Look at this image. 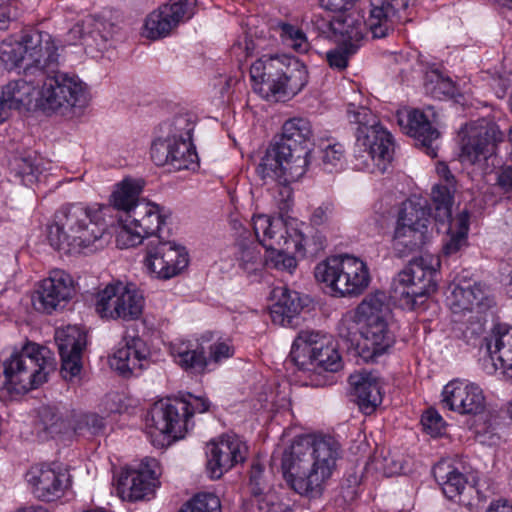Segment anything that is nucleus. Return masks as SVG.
I'll list each match as a JSON object with an SVG mask.
<instances>
[{
  "mask_svg": "<svg viewBox=\"0 0 512 512\" xmlns=\"http://www.w3.org/2000/svg\"><path fill=\"white\" fill-rule=\"evenodd\" d=\"M356 52L348 51V47L338 45L335 49L327 52V61L330 67L342 70L347 67L348 59Z\"/></svg>",
  "mask_w": 512,
  "mask_h": 512,
  "instance_id": "56",
  "label": "nucleus"
},
{
  "mask_svg": "<svg viewBox=\"0 0 512 512\" xmlns=\"http://www.w3.org/2000/svg\"><path fill=\"white\" fill-rule=\"evenodd\" d=\"M410 0H371L368 27L375 38L388 36L399 25L410 21Z\"/></svg>",
  "mask_w": 512,
  "mask_h": 512,
  "instance_id": "30",
  "label": "nucleus"
},
{
  "mask_svg": "<svg viewBox=\"0 0 512 512\" xmlns=\"http://www.w3.org/2000/svg\"><path fill=\"white\" fill-rule=\"evenodd\" d=\"M62 366L61 373L66 380H72L80 374L82 369V353L60 354Z\"/></svg>",
  "mask_w": 512,
  "mask_h": 512,
  "instance_id": "54",
  "label": "nucleus"
},
{
  "mask_svg": "<svg viewBox=\"0 0 512 512\" xmlns=\"http://www.w3.org/2000/svg\"><path fill=\"white\" fill-rule=\"evenodd\" d=\"M279 33L282 43L286 47L301 54L309 50L310 44L301 29L287 23H282L279 25Z\"/></svg>",
  "mask_w": 512,
  "mask_h": 512,
  "instance_id": "50",
  "label": "nucleus"
},
{
  "mask_svg": "<svg viewBox=\"0 0 512 512\" xmlns=\"http://www.w3.org/2000/svg\"><path fill=\"white\" fill-rule=\"evenodd\" d=\"M53 37L39 30H25L0 44V61L7 69L22 68L54 72L60 62Z\"/></svg>",
  "mask_w": 512,
  "mask_h": 512,
  "instance_id": "7",
  "label": "nucleus"
},
{
  "mask_svg": "<svg viewBox=\"0 0 512 512\" xmlns=\"http://www.w3.org/2000/svg\"><path fill=\"white\" fill-rule=\"evenodd\" d=\"M481 349L487 355L483 369L488 374L500 370L505 378L512 380V327L495 326L484 338Z\"/></svg>",
  "mask_w": 512,
  "mask_h": 512,
  "instance_id": "24",
  "label": "nucleus"
},
{
  "mask_svg": "<svg viewBox=\"0 0 512 512\" xmlns=\"http://www.w3.org/2000/svg\"><path fill=\"white\" fill-rule=\"evenodd\" d=\"M396 222L428 233L430 209L427 200L413 196L404 201L399 208Z\"/></svg>",
  "mask_w": 512,
  "mask_h": 512,
  "instance_id": "38",
  "label": "nucleus"
},
{
  "mask_svg": "<svg viewBox=\"0 0 512 512\" xmlns=\"http://www.w3.org/2000/svg\"><path fill=\"white\" fill-rule=\"evenodd\" d=\"M441 266L440 258L424 253L412 259L393 280L395 297L414 308L418 298L426 297L437 290V275Z\"/></svg>",
  "mask_w": 512,
  "mask_h": 512,
  "instance_id": "13",
  "label": "nucleus"
},
{
  "mask_svg": "<svg viewBox=\"0 0 512 512\" xmlns=\"http://www.w3.org/2000/svg\"><path fill=\"white\" fill-rule=\"evenodd\" d=\"M149 351L139 337H125L109 359L112 369L127 376L140 372L148 364Z\"/></svg>",
  "mask_w": 512,
  "mask_h": 512,
  "instance_id": "33",
  "label": "nucleus"
},
{
  "mask_svg": "<svg viewBox=\"0 0 512 512\" xmlns=\"http://www.w3.org/2000/svg\"><path fill=\"white\" fill-rule=\"evenodd\" d=\"M259 510L261 512H290L287 504L282 502H275L268 497L259 502Z\"/></svg>",
  "mask_w": 512,
  "mask_h": 512,
  "instance_id": "60",
  "label": "nucleus"
},
{
  "mask_svg": "<svg viewBox=\"0 0 512 512\" xmlns=\"http://www.w3.org/2000/svg\"><path fill=\"white\" fill-rule=\"evenodd\" d=\"M143 187L144 181L142 179H123L115 185L110 196V204L115 209L123 211L124 215L133 214L139 204L151 203L145 199H139Z\"/></svg>",
  "mask_w": 512,
  "mask_h": 512,
  "instance_id": "35",
  "label": "nucleus"
},
{
  "mask_svg": "<svg viewBox=\"0 0 512 512\" xmlns=\"http://www.w3.org/2000/svg\"><path fill=\"white\" fill-rule=\"evenodd\" d=\"M281 157L284 187L280 188L279 208L286 210L292 202V189L289 184L299 180L310 164L311 149L305 146L292 147L287 143H278Z\"/></svg>",
  "mask_w": 512,
  "mask_h": 512,
  "instance_id": "29",
  "label": "nucleus"
},
{
  "mask_svg": "<svg viewBox=\"0 0 512 512\" xmlns=\"http://www.w3.org/2000/svg\"><path fill=\"white\" fill-rule=\"evenodd\" d=\"M424 430L432 437L440 436L445 429V421L442 416L433 409L427 410L421 418Z\"/></svg>",
  "mask_w": 512,
  "mask_h": 512,
  "instance_id": "53",
  "label": "nucleus"
},
{
  "mask_svg": "<svg viewBox=\"0 0 512 512\" xmlns=\"http://www.w3.org/2000/svg\"><path fill=\"white\" fill-rule=\"evenodd\" d=\"M436 221L444 223L448 221L449 227L447 230V238L443 246V251L446 255L457 253L462 247L467 244V235L469 231V213L466 210L461 211L455 217H450L445 220Z\"/></svg>",
  "mask_w": 512,
  "mask_h": 512,
  "instance_id": "40",
  "label": "nucleus"
},
{
  "mask_svg": "<svg viewBox=\"0 0 512 512\" xmlns=\"http://www.w3.org/2000/svg\"><path fill=\"white\" fill-rule=\"evenodd\" d=\"M397 122L402 131L417 139L425 148L430 157L437 156V146L434 142L439 137V132L434 129L425 114L418 109L403 108L397 112Z\"/></svg>",
  "mask_w": 512,
  "mask_h": 512,
  "instance_id": "32",
  "label": "nucleus"
},
{
  "mask_svg": "<svg viewBox=\"0 0 512 512\" xmlns=\"http://www.w3.org/2000/svg\"><path fill=\"white\" fill-rule=\"evenodd\" d=\"M460 134V162L487 173L488 161L495 153L496 143L502 140L499 128L488 120L480 119L466 124Z\"/></svg>",
  "mask_w": 512,
  "mask_h": 512,
  "instance_id": "16",
  "label": "nucleus"
},
{
  "mask_svg": "<svg viewBox=\"0 0 512 512\" xmlns=\"http://www.w3.org/2000/svg\"><path fill=\"white\" fill-rule=\"evenodd\" d=\"M433 474L448 499H455L465 489L466 479L464 475L448 463L442 462L435 465Z\"/></svg>",
  "mask_w": 512,
  "mask_h": 512,
  "instance_id": "43",
  "label": "nucleus"
},
{
  "mask_svg": "<svg viewBox=\"0 0 512 512\" xmlns=\"http://www.w3.org/2000/svg\"><path fill=\"white\" fill-rule=\"evenodd\" d=\"M424 87L426 93L436 99H456L460 95L455 83L438 70L426 73Z\"/></svg>",
  "mask_w": 512,
  "mask_h": 512,
  "instance_id": "46",
  "label": "nucleus"
},
{
  "mask_svg": "<svg viewBox=\"0 0 512 512\" xmlns=\"http://www.w3.org/2000/svg\"><path fill=\"white\" fill-rule=\"evenodd\" d=\"M313 136V128L309 119L293 117L284 122L280 143H287L292 147H308V144L313 140Z\"/></svg>",
  "mask_w": 512,
  "mask_h": 512,
  "instance_id": "42",
  "label": "nucleus"
},
{
  "mask_svg": "<svg viewBox=\"0 0 512 512\" xmlns=\"http://www.w3.org/2000/svg\"><path fill=\"white\" fill-rule=\"evenodd\" d=\"M41 419L43 421L46 430L52 431L58 422L62 421L61 417L51 411L49 408L43 409L41 413Z\"/></svg>",
  "mask_w": 512,
  "mask_h": 512,
  "instance_id": "62",
  "label": "nucleus"
},
{
  "mask_svg": "<svg viewBox=\"0 0 512 512\" xmlns=\"http://www.w3.org/2000/svg\"><path fill=\"white\" fill-rule=\"evenodd\" d=\"M26 480L33 494L42 501L60 498L68 487L69 475L60 464H37L26 473Z\"/></svg>",
  "mask_w": 512,
  "mask_h": 512,
  "instance_id": "26",
  "label": "nucleus"
},
{
  "mask_svg": "<svg viewBox=\"0 0 512 512\" xmlns=\"http://www.w3.org/2000/svg\"><path fill=\"white\" fill-rule=\"evenodd\" d=\"M383 473L390 477L403 472L402 462L390 453L383 458Z\"/></svg>",
  "mask_w": 512,
  "mask_h": 512,
  "instance_id": "58",
  "label": "nucleus"
},
{
  "mask_svg": "<svg viewBox=\"0 0 512 512\" xmlns=\"http://www.w3.org/2000/svg\"><path fill=\"white\" fill-rule=\"evenodd\" d=\"M170 354L182 369L203 374L213 371L223 361L234 355V347L229 339L178 340L171 344Z\"/></svg>",
  "mask_w": 512,
  "mask_h": 512,
  "instance_id": "14",
  "label": "nucleus"
},
{
  "mask_svg": "<svg viewBox=\"0 0 512 512\" xmlns=\"http://www.w3.org/2000/svg\"><path fill=\"white\" fill-rule=\"evenodd\" d=\"M446 303L454 315L465 316L467 313L475 314L470 319H476L471 328H467L465 334L470 330L471 336L479 335L484 330V324L478 316L485 308L490 306L491 300L487 291L479 283H456L449 286V293L446 296Z\"/></svg>",
  "mask_w": 512,
  "mask_h": 512,
  "instance_id": "21",
  "label": "nucleus"
},
{
  "mask_svg": "<svg viewBox=\"0 0 512 512\" xmlns=\"http://www.w3.org/2000/svg\"><path fill=\"white\" fill-rule=\"evenodd\" d=\"M257 175L265 183H276L284 187L281 157L278 144L268 148L256 168Z\"/></svg>",
  "mask_w": 512,
  "mask_h": 512,
  "instance_id": "44",
  "label": "nucleus"
},
{
  "mask_svg": "<svg viewBox=\"0 0 512 512\" xmlns=\"http://www.w3.org/2000/svg\"><path fill=\"white\" fill-rule=\"evenodd\" d=\"M296 255L301 256L292 249L274 248L266 251L264 264L269 268L292 274L297 267Z\"/></svg>",
  "mask_w": 512,
  "mask_h": 512,
  "instance_id": "49",
  "label": "nucleus"
},
{
  "mask_svg": "<svg viewBox=\"0 0 512 512\" xmlns=\"http://www.w3.org/2000/svg\"><path fill=\"white\" fill-rule=\"evenodd\" d=\"M334 215V205L331 202H323L316 207L310 215L312 226H323L329 223Z\"/></svg>",
  "mask_w": 512,
  "mask_h": 512,
  "instance_id": "55",
  "label": "nucleus"
},
{
  "mask_svg": "<svg viewBox=\"0 0 512 512\" xmlns=\"http://www.w3.org/2000/svg\"><path fill=\"white\" fill-rule=\"evenodd\" d=\"M145 299L132 283L114 282L99 291L95 310L102 319L137 320L143 313Z\"/></svg>",
  "mask_w": 512,
  "mask_h": 512,
  "instance_id": "17",
  "label": "nucleus"
},
{
  "mask_svg": "<svg viewBox=\"0 0 512 512\" xmlns=\"http://www.w3.org/2000/svg\"><path fill=\"white\" fill-rule=\"evenodd\" d=\"M496 181L501 190L512 194V164L504 165L499 169Z\"/></svg>",
  "mask_w": 512,
  "mask_h": 512,
  "instance_id": "57",
  "label": "nucleus"
},
{
  "mask_svg": "<svg viewBox=\"0 0 512 512\" xmlns=\"http://www.w3.org/2000/svg\"><path fill=\"white\" fill-rule=\"evenodd\" d=\"M314 275L318 282L340 297H358L371 282L367 263L351 254L326 258L316 265Z\"/></svg>",
  "mask_w": 512,
  "mask_h": 512,
  "instance_id": "10",
  "label": "nucleus"
},
{
  "mask_svg": "<svg viewBox=\"0 0 512 512\" xmlns=\"http://www.w3.org/2000/svg\"><path fill=\"white\" fill-rule=\"evenodd\" d=\"M85 424L91 433H99L105 426L104 418L97 414H89L85 416Z\"/></svg>",
  "mask_w": 512,
  "mask_h": 512,
  "instance_id": "61",
  "label": "nucleus"
},
{
  "mask_svg": "<svg viewBox=\"0 0 512 512\" xmlns=\"http://www.w3.org/2000/svg\"><path fill=\"white\" fill-rule=\"evenodd\" d=\"M3 368V389L10 395H19L47 382L55 370V359L48 348L28 343L20 351L13 352L4 361Z\"/></svg>",
  "mask_w": 512,
  "mask_h": 512,
  "instance_id": "9",
  "label": "nucleus"
},
{
  "mask_svg": "<svg viewBox=\"0 0 512 512\" xmlns=\"http://www.w3.org/2000/svg\"><path fill=\"white\" fill-rule=\"evenodd\" d=\"M252 88L261 98L286 102L298 95L308 83L306 65L299 59L282 54L262 56L250 67Z\"/></svg>",
  "mask_w": 512,
  "mask_h": 512,
  "instance_id": "4",
  "label": "nucleus"
},
{
  "mask_svg": "<svg viewBox=\"0 0 512 512\" xmlns=\"http://www.w3.org/2000/svg\"><path fill=\"white\" fill-rule=\"evenodd\" d=\"M194 122L186 115L176 117L163 135L154 140L151 158L158 166L169 165L175 170L198 167V155L192 143Z\"/></svg>",
  "mask_w": 512,
  "mask_h": 512,
  "instance_id": "11",
  "label": "nucleus"
},
{
  "mask_svg": "<svg viewBox=\"0 0 512 512\" xmlns=\"http://www.w3.org/2000/svg\"><path fill=\"white\" fill-rule=\"evenodd\" d=\"M36 90L37 86L23 79L9 82L2 89L0 105L5 107L6 111L35 105Z\"/></svg>",
  "mask_w": 512,
  "mask_h": 512,
  "instance_id": "39",
  "label": "nucleus"
},
{
  "mask_svg": "<svg viewBox=\"0 0 512 512\" xmlns=\"http://www.w3.org/2000/svg\"><path fill=\"white\" fill-rule=\"evenodd\" d=\"M99 203L62 207L48 228V241L56 250L77 253L100 240L106 231L105 211Z\"/></svg>",
  "mask_w": 512,
  "mask_h": 512,
  "instance_id": "3",
  "label": "nucleus"
},
{
  "mask_svg": "<svg viewBox=\"0 0 512 512\" xmlns=\"http://www.w3.org/2000/svg\"><path fill=\"white\" fill-rule=\"evenodd\" d=\"M87 103L84 82L76 75L57 72L37 85L35 106L47 113L65 115Z\"/></svg>",
  "mask_w": 512,
  "mask_h": 512,
  "instance_id": "12",
  "label": "nucleus"
},
{
  "mask_svg": "<svg viewBox=\"0 0 512 512\" xmlns=\"http://www.w3.org/2000/svg\"><path fill=\"white\" fill-rule=\"evenodd\" d=\"M366 26L362 11L357 7H351L332 17L331 37L337 45H344L348 47V51L356 52L364 41Z\"/></svg>",
  "mask_w": 512,
  "mask_h": 512,
  "instance_id": "31",
  "label": "nucleus"
},
{
  "mask_svg": "<svg viewBox=\"0 0 512 512\" xmlns=\"http://www.w3.org/2000/svg\"><path fill=\"white\" fill-rule=\"evenodd\" d=\"M290 358L298 369L336 372L342 367V359L330 335L315 331H301L293 342Z\"/></svg>",
  "mask_w": 512,
  "mask_h": 512,
  "instance_id": "15",
  "label": "nucleus"
},
{
  "mask_svg": "<svg viewBox=\"0 0 512 512\" xmlns=\"http://www.w3.org/2000/svg\"><path fill=\"white\" fill-rule=\"evenodd\" d=\"M273 293L277 299L271 308L273 321L282 326H291L303 308L299 293L286 287H277Z\"/></svg>",
  "mask_w": 512,
  "mask_h": 512,
  "instance_id": "37",
  "label": "nucleus"
},
{
  "mask_svg": "<svg viewBox=\"0 0 512 512\" xmlns=\"http://www.w3.org/2000/svg\"><path fill=\"white\" fill-rule=\"evenodd\" d=\"M392 318L386 294L377 291L367 295L342 317L339 332L341 336H348L350 324H356L360 334L356 352L363 361L374 362L388 354L395 344Z\"/></svg>",
  "mask_w": 512,
  "mask_h": 512,
  "instance_id": "2",
  "label": "nucleus"
},
{
  "mask_svg": "<svg viewBox=\"0 0 512 512\" xmlns=\"http://www.w3.org/2000/svg\"><path fill=\"white\" fill-rule=\"evenodd\" d=\"M196 3V0H170L161 5L146 17L144 35L153 40L168 36L179 24L193 17Z\"/></svg>",
  "mask_w": 512,
  "mask_h": 512,
  "instance_id": "23",
  "label": "nucleus"
},
{
  "mask_svg": "<svg viewBox=\"0 0 512 512\" xmlns=\"http://www.w3.org/2000/svg\"><path fill=\"white\" fill-rule=\"evenodd\" d=\"M143 264L153 277L168 280L188 267L189 254L184 246L175 241L156 239L147 245Z\"/></svg>",
  "mask_w": 512,
  "mask_h": 512,
  "instance_id": "20",
  "label": "nucleus"
},
{
  "mask_svg": "<svg viewBox=\"0 0 512 512\" xmlns=\"http://www.w3.org/2000/svg\"><path fill=\"white\" fill-rule=\"evenodd\" d=\"M344 159V147L340 143L328 144L322 150V163L324 169L332 171L334 168L340 166Z\"/></svg>",
  "mask_w": 512,
  "mask_h": 512,
  "instance_id": "52",
  "label": "nucleus"
},
{
  "mask_svg": "<svg viewBox=\"0 0 512 512\" xmlns=\"http://www.w3.org/2000/svg\"><path fill=\"white\" fill-rule=\"evenodd\" d=\"M74 283L72 277L61 269H54L43 279L33 297V305L37 310L51 313L73 296Z\"/></svg>",
  "mask_w": 512,
  "mask_h": 512,
  "instance_id": "28",
  "label": "nucleus"
},
{
  "mask_svg": "<svg viewBox=\"0 0 512 512\" xmlns=\"http://www.w3.org/2000/svg\"><path fill=\"white\" fill-rule=\"evenodd\" d=\"M220 500L212 493H201L193 497L179 512H220Z\"/></svg>",
  "mask_w": 512,
  "mask_h": 512,
  "instance_id": "51",
  "label": "nucleus"
},
{
  "mask_svg": "<svg viewBox=\"0 0 512 512\" xmlns=\"http://www.w3.org/2000/svg\"><path fill=\"white\" fill-rule=\"evenodd\" d=\"M349 384L357 405L364 414L373 413L382 403L381 382L375 373L357 371L350 375Z\"/></svg>",
  "mask_w": 512,
  "mask_h": 512,
  "instance_id": "34",
  "label": "nucleus"
},
{
  "mask_svg": "<svg viewBox=\"0 0 512 512\" xmlns=\"http://www.w3.org/2000/svg\"><path fill=\"white\" fill-rule=\"evenodd\" d=\"M248 447L237 435L225 434L211 441L207 449V468L212 479H219L247 457Z\"/></svg>",
  "mask_w": 512,
  "mask_h": 512,
  "instance_id": "25",
  "label": "nucleus"
},
{
  "mask_svg": "<svg viewBox=\"0 0 512 512\" xmlns=\"http://www.w3.org/2000/svg\"><path fill=\"white\" fill-rule=\"evenodd\" d=\"M348 117L350 122L358 125L353 167L372 174L385 173L394 150L391 134L379 124L376 116L367 107L349 105Z\"/></svg>",
  "mask_w": 512,
  "mask_h": 512,
  "instance_id": "5",
  "label": "nucleus"
},
{
  "mask_svg": "<svg viewBox=\"0 0 512 512\" xmlns=\"http://www.w3.org/2000/svg\"><path fill=\"white\" fill-rule=\"evenodd\" d=\"M209 407L208 399L192 394L156 401L150 409L147 423L152 444L162 447L184 438L194 426L193 415L204 413Z\"/></svg>",
  "mask_w": 512,
  "mask_h": 512,
  "instance_id": "6",
  "label": "nucleus"
},
{
  "mask_svg": "<svg viewBox=\"0 0 512 512\" xmlns=\"http://www.w3.org/2000/svg\"><path fill=\"white\" fill-rule=\"evenodd\" d=\"M355 0H320L321 6L326 10L337 13L355 7L353 2Z\"/></svg>",
  "mask_w": 512,
  "mask_h": 512,
  "instance_id": "59",
  "label": "nucleus"
},
{
  "mask_svg": "<svg viewBox=\"0 0 512 512\" xmlns=\"http://www.w3.org/2000/svg\"><path fill=\"white\" fill-rule=\"evenodd\" d=\"M486 512H512V504L504 499L492 501Z\"/></svg>",
  "mask_w": 512,
  "mask_h": 512,
  "instance_id": "64",
  "label": "nucleus"
},
{
  "mask_svg": "<svg viewBox=\"0 0 512 512\" xmlns=\"http://www.w3.org/2000/svg\"><path fill=\"white\" fill-rule=\"evenodd\" d=\"M55 341L60 354L82 353L87 344V335L81 327L68 325L56 330Z\"/></svg>",
  "mask_w": 512,
  "mask_h": 512,
  "instance_id": "45",
  "label": "nucleus"
},
{
  "mask_svg": "<svg viewBox=\"0 0 512 512\" xmlns=\"http://www.w3.org/2000/svg\"><path fill=\"white\" fill-rule=\"evenodd\" d=\"M235 260L238 267L247 276L257 275L264 265L260 250L256 245H239L235 253Z\"/></svg>",
  "mask_w": 512,
  "mask_h": 512,
  "instance_id": "48",
  "label": "nucleus"
},
{
  "mask_svg": "<svg viewBox=\"0 0 512 512\" xmlns=\"http://www.w3.org/2000/svg\"><path fill=\"white\" fill-rule=\"evenodd\" d=\"M427 232L397 223L392 236V248L399 257H404L419 249L426 241Z\"/></svg>",
  "mask_w": 512,
  "mask_h": 512,
  "instance_id": "41",
  "label": "nucleus"
},
{
  "mask_svg": "<svg viewBox=\"0 0 512 512\" xmlns=\"http://www.w3.org/2000/svg\"><path fill=\"white\" fill-rule=\"evenodd\" d=\"M252 227L258 242L267 250L285 247L302 257L316 254L325 247L326 239L316 231L312 235L305 233L304 222L292 217L258 214L252 217Z\"/></svg>",
  "mask_w": 512,
  "mask_h": 512,
  "instance_id": "8",
  "label": "nucleus"
},
{
  "mask_svg": "<svg viewBox=\"0 0 512 512\" xmlns=\"http://www.w3.org/2000/svg\"><path fill=\"white\" fill-rule=\"evenodd\" d=\"M444 408L463 416H477L486 408L483 389L468 379L455 378L444 385L441 391Z\"/></svg>",
  "mask_w": 512,
  "mask_h": 512,
  "instance_id": "22",
  "label": "nucleus"
},
{
  "mask_svg": "<svg viewBox=\"0 0 512 512\" xmlns=\"http://www.w3.org/2000/svg\"><path fill=\"white\" fill-rule=\"evenodd\" d=\"M115 31L116 27L112 23L87 16L67 32L66 41L72 45L82 44L86 52L94 57L95 53L107 49Z\"/></svg>",
  "mask_w": 512,
  "mask_h": 512,
  "instance_id": "27",
  "label": "nucleus"
},
{
  "mask_svg": "<svg viewBox=\"0 0 512 512\" xmlns=\"http://www.w3.org/2000/svg\"><path fill=\"white\" fill-rule=\"evenodd\" d=\"M11 169L26 186L35 183L42 173L40 160L31 155L15 157L11 162Z\"/></svg>",
  "mask_w": 512,
  "mask_h": 512,
  "instance_id": "47",
  "label": "nucleus"
},
{
  "mask_svg": "<svg viewBox=\"0 0 512 512\" xmlns=\"http://www.w3.org/2000/svg\"><path fill=\"white\" fill-rule=\"evenodd\" d=\"M262 467L260 464H254L252 466L251 476H250V484L252 486V491L255 495L261 494L262 488L260 487V476L262 474Z\"/></svg>",
  "mask_w": 512,
  "mask_h": 512,
  "instance_id": "63",
  "label": "nucleus"
},
{
  "mask_svg": "<svg viewBox=\"0 0 512 512\" xmlns=\"http://www.w3.org/2000/svg\"><path fill=\"white\" fill-rule=\"evenodd\" d=\"M166 220V214L156 203H141L133 214L124 215L119 219L116 233V245L120 249H128L158 232Z\"/></svg>",
  "mask_w": 512,
  "mask_h": 512,
  "instance_id": "19",
  "label": "nucleus"
},
{
  "mask_svg": "<svg viewBox=\"0 0 512 512\" xmlns=\"http://www.w3.org/2000/svg\"><path fill=\"white\" fill-rule=\"evenodd\" d=\"M340 453V444L332 436L297 437L283 452V477L297 494L319 498L337 468Z\"/></svg>",
  "mask_w": 512,
  "mask_h": 512,
  "instance_id": "1",
  "label": "nucleus"
},
{
  "mask_svg": "<svg viewBox=\"0 0 512 512\" xmlns=\"http://www.w3.org/2000/svg\"><path fill=\"white\" fill-rule=\"evenodd\" d=\"M436 172L443 183L436 184L432 189V199L435 204V218L442 221L450 217L455 179L445 163H438Z\"/></svg>",
  "mask_w": 512,
  "mask_h": 512,
  "instance_id": "36",
  "label": "nucleus"
},
{
  "mask_svg": "<svg viewBox=\"0 0 512 512\" xmlns=\"http://www.w3.org/2000/svg\"><path fill=\"white\" fill-rule=\"evenodd\" d=\"M160 474L158 461L145 458L138 465L123 468L116 474V492L124 501L150 500L160 486Z\"/></svg>",
  "mask_w": 512,
  "mask_h": 512,
  "instance_id": "18",
  "label": "nucleus"
}]
</instances>
